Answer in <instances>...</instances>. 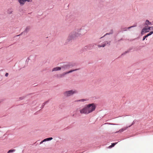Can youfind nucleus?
Here are the masks:
<instances>
[{
    "label": "nucleus",
    "mask_w": 153,
    "mask_h": 153,
    "mask_svg": "<svg viewBox=\"0 0 153 153\" xmlns=\"http://www.w3.org/2000/svg\"><path fill=\"white\" fill-rule=\"evenodd\" d=\"M78 36L79 34L78 33H73L69 35L68 37L69 39L71 40L72 39L75 38L76 37H77Z\"/></svg>",
    "instance_id": "7ed1b4c3"
},
{
    "label": "nucleus",
    "mask_w": 153,
    "mask_h": 153,
    "mask_svg": "<svg viewBox=\"0 0 153 153\" xmlns=\"http://www.w3.org/2000/svg\"><path fill=\"white\" fill-rule=\"evenodd\" d=\"M61 69V68L60 67H56V68H54L52 69V71H56L59 70H60Z\"/></svg>",
    "instance_id": "1a4fd4ad"
},
{
    "label": "nucleus",
    "mask_w": 153,
    "mask_h": 153,
    "mask_svg": "<svg viewBox=\"0 0 153 153\" xmlns=\"http://www.w3.org/2000/svg\"><path fill=\"white\" fill-rule=\"evenodd\" d=\"M71 65H70V63H68L65 65H63L61 67V68L63 69H67L69 68Z\"/></svg>",
    "instance_id": "39448f33"
},
{
    "label": "nucleus",
    "mask_w": 153,
    "mask_h": 153,
    "mask_svg": "<svg viewBox=\"0 0 153 153\" xmlns=\"http://www.w3.org/2000/svg\"><path fill=\"white\" fill-rule=\"evenodd\" d=\"M153 33V31H151L149 33L147 34L145 36H144L143 37V40H145V39L147 37L149 36H150L151 34H152Z\"/></svg>",
    "instance_id": "0eeeda50"
},
{
    "label": "nucleus",
    "mask_w": 153,
    "mask_h": 153,
    "mask_svg": "<svg viewBox=\"0 0 153 153\" xmlns=\"http://www.w3.org/2000/svg\"><path fill=\"white\" fill-rule=\"evenodd\" d=\"M18 1L21 5H23L26 1V0H18Z\"/></svg>",
    "instance_id": "6e6552de"
},
{
    "label": "nucleus",
    "mask_w": 153,
    "mask_h": 153,
    "mask_svg": "<svg viewBox=\"0 0 153 153\" xmlns=\"http://www.w3.org/2000/svg\"><path fill=\"white\" fill-rule=\"evenodd\" d=\"M8 75V73H6L5 74V76H7Z\"/></svg>",
    "instance_id": "4be33fe9"
},
{
    "label": "nucleus",
    "mask_w": 153,
    "mask_h": 153,
    "mask_svg": "<svg viewBox=\"0 0 153 153\" xmlns=\"http://www.w3.org/2000/svg\"><path fill=\"white\" fill-rule=\"evenodd\" d=\"M150 30H152V31H153V27H150Z\"/></svg>",
    "instance_id": "412c9836"
},
{
    "label": "nucleus",
    "mask_w": 153,
    "mask_h": 153,
    "mask_svg": "<svg viewBox=\"0 0 153 153\" xmlns=\"http://www.w3.org/2000/svg\"><path fill=\"white\" fill-rule=\"evenodd\" d=\"M146 24L147 25H151V23L148 20H146Z\"/></svg>",
    "instance_id": "4468645a"
},
{
    "label": "nucleus",
    "mask_w": 153,
    "mask_h": 153,
    "mask_svg": "<svg viewBox=\"0 0 153 153\" xmlns=\"http://www.w3.org/2000/svg\"><path fill=\"white\" fill-rule=\"evenodd\" d=\"M48 102V101H46V102H45L43 103L42 104V105H43V106H44L45 105V104Z\"/></svg>",
    "instance_id": "aec40b11"
},
{
    "label": "nucleus",
    "mask_w": 153,
    "mask_h": 153,
    "mask_svg": "<svg viewBox=\"0 0 153 153\" xmlns=\"http://www.w3.org/2000/svg\"><path fill=\"white\" fill-rule=\"evenodd\" d=\"M77 93V91L76 90H71L64 92L63 94L65 96L69 97Z\"/></svg>",
    "instance_id": "f03ea898"
},
{
    "label": "nucleus",
    "mask_w": 153,
    "mask_h": 153,
    "mask_svg": "<svg viewBox=\"0 0 153 153\" xmlns=\"http://www.w3.org/2000/svg\"><path fill=\"white\" fill-rule=\"evenodd\" d=\"M150 30L149 27L148 26H145L142 30V32H149Z\"/></svg>",
    "instance_id": "20e7f679"
},
{
    "label": "nucleus",
    "mask_w": 153,
    "mask_h": 153,
    "mask_svg": "<svg viewBox=\"0 0 153 153\" xmlns=\"http://www.w3.org/2000/svg\"><path fill=\"white\" fill-rule=\"evenodd\" d=\"M30 29V27H27L25 30V31L26 32H27V31H28Z\"/></svg>",
    "instance_id": "a211bd4d"
},
{
    "label": "nucleus",
    "mask_w": 153,
    "mask_h": 153,
    "mask_svg": "<svg viewBox=\"0 0 153 153\" xmlns=\"http://www.w3.org/2000/svg\"><path fill=\"white\" fill-rule=\"evenodd\" d=\"M105 45V44H103L101 45H98V47H104Z\"/></svg>",
    "instance_id": "6ab92c4d"
},
{
    "label": "nucleus",
    "mask_w": 153,
    "mask_h": 153,
    "mask_svg": "<svg viewBox=\"0 0 153 153\" xmlns=\"http://www.w3.org/2000/svg\"><path fill=\"white\" fill-rule=\"evenodd\" d=\"M15 151V149H11L9 150L7 152V153H10L11 152H13Z\"/></svg>",
    "instance_id": "f3484780"
},
{
    "label": "nucleus",
    "mask_w": 153,
    "mask_h": 153,
    "mask_svg": "<svg viewBox=\"0 0 153 153\" xmlns=\"http://www.w3.org/2000/svg\"><path fill=\"white\" fill-rule=\"evenodd\" d=\"M96 106L94 103L86 105L82 108L80 110V112L81 114H88L94 111Z\"/></svg>",
    "instance_id": "f257e3e1"
},
{
    "label": "nucleus",
    "mask_w": 153,
    "mask_h": 153,
    "mask_svg": "<svg viewBox=\"0 0 153 153\" xmlns=\"http://www.w3.org/2000/svg\"><path fill=\"white\" fill-rule=\"evenodd\" d=\"M53 139V138L52 137H49V138H46L45 139H44L43 140V141H49V140H52Z\"/></svg>",
    "instance_id": "ddd939ff"
},
{
    "label": "nucleus",
    "mask_w": 153,
    "mask_h": 153,
    "mask_svg": "<svg viewBox=\"0 0 153 153\" xmlns=\"http://www.w3.org/2000/svg\"><path fill=\"white\" fill-rule=\"evenodd\" d=\"M108 33H106L105 35H104V36H104L105 35H106L107 34H108Z\"/></svg>",
    "instance_id": "393cba45"
},
{
    "label": "nucleus",
    "mask_w": 153,
    "mask_h": 153,
    "mask_svg": "<svg viewBox=\"0 0 153 153\" xmlns=\"http://www.w3.org/2000/svg\"><path fill=\"white\" fill-rule=\"evenodd\" d=\"M13 12V10L12 9H10L7 10V12L8 14H12Z\"/></svg>",
    "instance_id": "9b49d317"
},
{
    "label": "nucleus",
    "mask_w": 153,
    "mask_h": 153,
    "mask_svg": "<svg viewBox=\"0 0 153 153\" xmlns=\"http://www.w3.org/2000/svg\"><path fill=\"white\" fill-rule=\"evenodd\" d=\"M44 141H43V140L40 143V144H42L43 142H44Z\"/></svg>",
    "instance_id": "b1692460"
},
{
    "label": "nucleus",
    "mask_w": 153,
    "mask_h": 153,
    "mask_svg": "<svg viewBox=\"0 0 153 153\" xmlns=\"http://www.w3.org/2000/svg\"><path fill=\"white\" fill-rule=\"evenodd\" d=\"M87 100L85 99H82L79 100H78L76 101L77 102L81 101V102H84V101H86Z\"/></svg>",
    "instance_id": "dca6fc26"
},
{
    "label": "nucleus",
    "mask_w": 153,
    "mask_h": 153,
    "mask_svg": "<svg viewBox=\"0 0 153 153\" xmlns=\"http://www.w3.org/2000/svg\"><path fill=\"white\" fill-rule=\"evenodd\" d=\"M117 143H112L111 144V145L110 146L108 147V148H111L114 147Z\"/></svg>",
    "instance_id": "2eb2a0df"
},
{
    "label": "nucleus",
    "mask_w": 153,
    "mask_h": 153,
    "mask_svg": "<svg viewBox=\"0 0 153 153\" xmlns=\"http://www.w3.org/2000/svg\"><path fill=\"white\" fill-rule=\"evenodd\" d=\"M79 69H80V68H78V69H74V70H71V71H69L68 72H66L64 73H63V74L65 75V74H68L71 73V72H72L73 71H77L78 70H79Z\"/></svg>",
    "instance_id": "423d86ee"
},
{
    "label": "nucleus",
    "mask_w": 153,
    "mask_h": 153,
    "mask_svg": "<svg viewBox=\"0 0 153 153\" xmlns=\"http://www.w3.org/2000/svg\"><path fill=\"white\" fill-rule=\"evenodd\" d=\"M134 27V26H131L129 27L128 28H126V27L123 28H122V30L123 31H126L127 30V29H129L130 28L132 27Z\"/></svg>",
    "instance_id": "f8f14e48"
},
{
    "label": "nucleus",
    "mask_w": 153,
    "mask_h": 153,
    "mask_svg": "<svg viewBox=\"0 0 153 153\" xmlns=\"http://www.w3.org/2000/svg\"><path fill=\"white\" fill-rule=\"evenodd\" d=\"M131 125L130 126H128V127H130L131 126ZM128 128V127H124L123 128H122L121 129L119 130V132H121L126 130V129H127Z\"/></svg>",
    "instance_id": "9d476101"
},
{
    "label": "nucleus",
    "mask_w": 153,
    "mask_h": 153,
    "mask_svg": "<svg viewBox=\"0 0 153 153\" xmlns=\"http://www.w3.org/2000/svg\"><path fill=\"white\" fill-rule=\"evenodd\" d=\"M32 1V0H26V1H27L28 2H31Z\"/></svg>",
    "instance_id": "5701e85b"
}]
</instances>
